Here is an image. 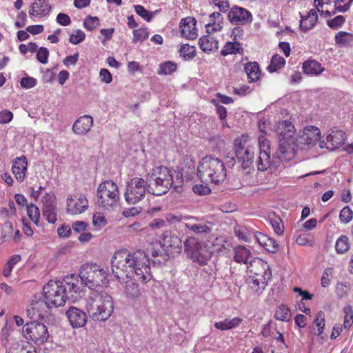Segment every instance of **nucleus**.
Wrapping results in <instances>:
<instances>
[{
    "instance_id": "obj_1",
    "label": "nucleus",
    "mask_w": 353,
    "mask_h": 353,
    "mask_svg": "<svg viewBox=\"0 0 353 353\" xmlns=\"http://www.w3.org/2000/svg\"><path fill=\"white\" fill-rule=\"evenodd\" d=\"M150 265L148 256L141 250H118L111 259L112 273L119 281L135 276L142 283L150 281L152 277Z\"/></svg>"
},
{
    "instance_id": "obj_2",
    "label": "nucleus",
    "mask_w": 353,
    "mask_h": 353,
    "mask_svg": "<svg viewBox=\"0 0 353 353\" xmlns=\"http://www.w3.org/2000/svg\"><path fill=\"white\" fill-rule=\"evenodd\" d=\"M85 308L94 321H105L114 310L112 298L106 292L92 291L86 300Z\"/></svg>"
},
{
    "instance_id": "obj_3",
    "label": "nucleus",
    "mask_w": 353,
    "mask_h": 353,
    "mask_svg": "<svg viewBox=\"0 0 353 353\" xmlns=\"http://www.w3.org/2000/svg\"><path fill=\"white\" fill-rule=\"evenodd\" d=\"M197 174L205 183L219 184L226 177V168L219 159L206 156L201 159L197 167Z\"/></svg>"
},
{
    "instance_id": "obj_4",
    "label": "nucleus",
    "mask_w": 353,
    "mask_h": 353,
    "mask_svg": "<svg viewBox=\"0 0 353 353\" xmlns=\"http://www.w3.org/2000/svg\"><path fill=\"white\" fill-rule=\"evenodd\" d=\"M98 203L103 209L97 210L92 216V221H106L105 209L117 205L119 200V188L114 181L108 180L99 184L97 188Z\"/></svg>"
},
{
    "instance_id": "obj_5",
    "label": "nucleus",
    "mask_w": 353,
    "mask_h": 353,
    "mask_svg": "<svg viewBox=\"0 0 353 353\" xmlns=\"http://www.w3.org/2000/svg\"><path fill=\"white\" fill-rule=\"evenodd\" d=\"M248 268L252 278L249 288L253 293L260 295L272 277L270 265L261 259L255 258L250 262Z\"/></svg>"
},
{
    "instance_id": "obj_6",
    "label": "nucleus",
    "mask_w": 353,
    "mask_h": 353,
    "mask_svg": "<svg viewBox=\"0 0 353 353\" xmlns=\"http://www.w3.org/2000/svg\"><path fill=\"white\" fill-rule=\"evenodd\" d=\"M148 190L150 193L161 196L165 194L173 184V174L167 167L161 165L152 170L148 174Z\"/></svg>"
},
{
    "instance_id": "obj_7",
    "label": "nucleus",
    "mask_w": 353,
    "mask_h": 353,
    "mask_svg": "<svg viewBox=\"0 0 353 353\" xmlns=\"http://www.w3.org/2000/svg\"><path fill=\"white\" fill-rule=\"evenodd\" d=\"M295 132L294 125L288 121V154H294L296 149H303L305 145H315L320 139V130L315 126H307L297 135Z\"/></svg>"
},
{
    "instance_id": "obj_8",
    "label": "nucleus",
    "mask_w": 353,
    "mask_h": 353,
    "mask_svg": "<svg viewBox=\"0 0 353 353\" xmlns=\"http://www.w3.org/2000/svg\"><path fill=\"white\" fill-rule=\"evenodd\" d=\"M233 145L235 158L242 168L247 169L251 167L254 163L255 150L251 137L247 134H241L234 140Z\"/></svg>"
},
{
    "instance_id": "obj_9",
    "label": "nucleus",
    "mask_w": 353,
    "mask_h": 353,
    "mask_svg": "<svg viewBox=\"0 0 353 353\" xmlns=\"http://www.w3.org/2000/svg\"><path fill=\"white\" fill-rule=\"evenodd\" d=\"M80 278L89 288H96L108 283V273L105 270L96 263L83 264L80 269Z\"/></svg>"
},
{
    "instance_id": "obj_10",
    "label": "nucleus",
    "mask_w": 353,
    "mask_h": 353,
    "mask_svg": "<svg viewBox=\"0 0 353 353\" xmlns=\"http://www.w3.org/2000/svg\"><path fill=\"white\" fill-rule=\"evenodd\" d=\"M44 299L48 305L63 306L68 298L67 287L61 281H50L43 286Z\"/></svg>"
},
{
    "instance_id": "obj_11",
    "label": "nucleus",
    "mask_w": 353,
    "mask_h": 353,
    "mask_svg": "<svg viewBox=\"0 0 353 353\" xmlns=\"http://www.w3.org/2000/svg\"><path fill=\"white\" fill-rule=\"evenodd\" d=\"M24 336L37 345L47 342L50 334L47 326L37 321L27 323L23 327Z\"/></svg>"
},
{
    "instance_id": "obj_12",
    "label": "nucleus",
    "mask_w": 353,
    "mask_h": 353,
    "mask_svg": "<svg viewBox=\"0 0 353 353\" xmlns=\"http://www.w3.org/2000/svg\"><path fill=\"white\" fill-rule=\"evenodd\" d=\"M206 245L212 255L228 258L232 255L233 245L224 235H212L206 240Z\"/></svg>"
},
{
    "instance_id": "obj_13",
    "label": "nucleus",
    "mask_w": 353,
    "mask_h": 353,
    "mask_svg": "<svg viewBox=\"0 0 353 353\" xmlns=\"http://www.w3.org/2000/svg\"><path fill=\"white\" fill-rule=\"evenodd\" d=\"M159 245L164 252L163 261H166L170 256H174L182 251V241L178 236L170 232H165L160 236Z\"/></svg>"
},
{
    "instance_id": "obj_14",
    "label": "nucleus",
    "mask_w": 353,
    "mask_h": 353,
    "mask_svg": "<svg viewBox=\"0 0 353 353\" xmlns=\"http://www.w3.org/2000/svg\"><path fill=\"white\" fill-rule=\"evenodd\" d=\"M145 194V181L142 178L134 177L127 183L125 199L128 203H137Z\"/></svg>"
},
{
    "instance_id": "obj_15",
    "label": "nucleus",
    "mask_w": 353,
    "mask_h": 353,
    "mask_svg": "<svg viewBox=\"0 0 353 353\" xmlns=\"http://www.w3.org/2000/svg\"><path fill=\"white\" fill-rule=\"evenodd\" d=\"M228 20L235 25H245L250 23L252 16L250 12L243 8L233 6L228 12Z\"/></svg>"
},
{
    "instance_id": "obj_16",
    "label": "nucleus",
    "mask_w": 353,
    "mask_h": 353,
    "mask_svg": "<svg viewBox=\"0 0 353 353\" xmlns=\"http://www.w3.org/2000/svg\"><path fill=\"white\" fill-rule=\"evenodd\" d=\"M88 206V199L83 194L70 195L67 198V210L72 214L82 213Z\"/></svg>"
},
{
    "instance_id": "obj_17",
    "label": "nucleus",
    "mask_w": 353,
    "mask_h": 353,
    "mask_svg": "<svg viewBox=\"0 0 353 353\" xmlns=\"http://www.w3.org/2000/svg\"><path fill=\"white\" fill-rule=\"evenodd\" d=\"M196 20L194 17H187L181 19L179 23L180 33L182 37L193 40L198 36L196 28Z\"/></svg>"
},
{
    "instance_id": "obj_18",
    "label": "nucleus",
    "mask_w": 353,
    "mask_h": 353,
    "mask_svg": "<svg viewBox=\"0 0 353 353\" xmlns=\"http://www.w3.org/2000/svg\"><path fill=\"white\" fill-rule=\"evenodd\" d=\"M43 203V215L46 221H57V210L55 206V197L53 194L46 193L41 199Z\"/></svg>"
},
{
    "instance_id": "obj_19",
    "label": "nucleus",
    "mask_w": 353,
    "mask_h": 353,
    "mask_svg": "<svg viewBox=\"0 0 353 353\" xmlns=\"http://www.w3.org/2000/svg\"><path fill=\"white\" fill-rule=\"evenodd\" d=\"M65 315L70 325L74 328L82 327L87 323L86 313L77 307H70L67 310Z\"/></svg>"
},
{
    "instance_id": "obj_20",
    "label": "nucleus",
    "mask_w": 353,
    "mask_h": 353,
    "mask_svg": "<svg viewBox=\"0 0 353 353\" xmlns=\"http://www.w3.org/2000/svg\"><path fill=\"white\" fill-rule=\"evenodd\" d=\"M28 170V159L26 157L22 155L13 160L12 165V172L14 175L16 180L21 183L24 181Z\"/></svg>"
},
{
    "instance_id": "obj_21",
    "label": "nucleus",
    "mask_w": 353,
    "mask_h": 353,
    "mask_svg": "<svg viewBox=\"0 0 353 353\" xmlns=\"http://www.w3.org/2000/svg\"><path fill=\"white\" fill-rule=\"evenodd\" d=\"M253 239L269 252L276 253L279 250V245L276 241L263 233L259 232H254Z\"/></svg>"
},
{
    "instance_id": "obj_22",
    "label": "nucleus",
    "mask_w": 353,
    "mask_h": 353,
    "mask_svg": "<svg viewBox=\"0 0 353 353\" xmlns=\"http://www.w3.org/2000/svg\"><path fill=\"white\" fill-rule=\"evenodd\" d=\"M51 10L48 0H34L32 3L28 13L30 17L46 16Z\"/></svg>"
},
{
    "instance_id": "obj_23",
    "label": "nucleus",
    "mask_w": 353,
    "mask_h": 353,
    "mask_svg": "<svg viewBox=\"0 0 353 353\" xmlns=\"http://www.w3.org/2000/svg\"><path fill=\"white\" fill-rule=\"evenodd\" d=\"M345 139V133L343 130H332L326 137V140L328 143L327 149L330 151L335 150L344 144Z\"/></svg>"
},
{
    "instance_id": "obj_24",
    "label": "nucleus",
    "mask_w": 353,
    "mask_h": 353,
    "mask_svg": "<svg viewBox=\"0 0 353 353\" xmlns=\"http://www.w3.org/2000/svg\"><path fill=\"white\" fill-rule=\"evenodd\" d=\"M93 125V119L91 116L84 115L80 117L73 124V132L79 135L87 134Z\"/></svg>"
},
{
    "instance_id": "obj_25",
    "label": "nucleus",
    "mask_w": 353,
    "mask_h": 353,
    "mask_svg": "<svg viewBox=\"0 0 353 353\" xmlns=\"http://www.w3.org/2000/svg\"><path fill=\"white\" fill-rule=\"evenodd\" d=\"M223 17L220 12H214L209 16V23L205 25L208 34H213L223 29Z\"/></svg>"
},
{
    "instance_id": "obj_26",
    "label": "nucleus",
    "mask_w": 353,
    "mask_h": 353,
    "mask_svg": "<svg viewBox=\"0 0 353 353\" xmlns=\"http://www.w3.org/2000/svg\"><path fill=\"white\" fill-rule=\"evenodd\" d=\"M287 121L279 122L276 126V133L279 139L278 152L285 157L287 152Z\"/></svg>"
},
{
    "instance_id": "obj_27",
    "label": "nucleus",
    "mask_w": 353,
    "mask_h": 353,
    "mask_svg": "<svg viewBox=\"0 0 353 353\" xmlns=\"http://www.w3.org/2000/svg\"><path fill=\"white\" fill-rule=\"evenodd\" d=\"M300 29L307 32L311 30L318 21L317 11L315 9L310 10L306 16H301Z\"/></svg>"
},
{
    "instance_id": "obj_28",
    "label": "nucleus",
    "mask_w": 353,
    "mask_h": 353,
    "mask_svg": "<svg viewBox=\"0 0 353 353\" xmlns=\"http://www.w3.org/2000/svg\"><path fill=\"white\" fill-rule=\"evenodd\" d=\"M302 68L305 74L311 76H318L325 70V68L314 59H308L304 61Z\"/></svg>"
},
{
    "instance_id": "obj_29",
    "label": "nucleus",
    "mask_w": 353,
    "mask_h": 353,
    "mask_svg": "<svg viewBox=\"0 0 353 353\" xmlns=\"http://www.w3.org/2000/svg\"><path fill=\"white\" fill-rule=\"evenodd\" d=\"M233 259L238 263H247L251 256L250 250L244 245H236L232 249Z\"/></svg>"
},
{
    "instance_id": "obj_30",
    "label": "nucleus",
    "mask_w": 353,
    "mask_h": 353,
    "mask_svg": "<svg viewBox=\"0 0 353 353\" xmlns=\"http://www.w3.org/2000/svg\"><path fill=\"white\" fill-rule=\"evenodd\" d=\"M211 258L212 254L206 245L205 241L198 249V251L196 252L192 259L194 262H196L201 265H204L208 263Z\"/></svg>"
},
{
    "instance_id": "obj_31",
    "label": "nucleus",
    "mask_w": 353,
    "mask_h": 353,
    "mask_svg": "<svg viewBox=\"0 0 353 353\" xmlns=\"http://www.w3.org/2000/svg\"><path fill=\"white\" fill-rule=\"evenodd\" d=\"M48 305L43 302L36 303L28 310V314L31 315L32 319H43L47 316Z\"/></svg>"
},
{
    "instance_id": "obj_32",
    "label": "nucleus",
    "mask_w": 353,
    "mask_h": 353,
    "mask_svg": "<svg viewBox=\"0 0 353 353\" xmlns=\"http://www.w3.org/2000/svg\"><path fill=\"white\" fill-rule=\"evenodd\" d=\"M254 232L252 230L239 224H236L234 227V235L241 241L251 242Z\"/></svg>"
},
{
    "instance_id": "obj_33",
    "label": "nucleus",
    "mask_w": 353,
    "mask_h": 353,
    "mask_svg": "<svg viewBox=\"0 0 353 353\" xmlns=\"http://www.w3.org/2000/svg\"><path fill=\"white\" fill-rule=\"evenodd\" d=\"M200 49L204 52H209L214 50H217L219 47L218 41L209 34L202 36L199 40Z\"/></svg>"
},
{
    "instance_id": "obj_34",
    "label": "nucleus",
    "mask_w": 353,
    "mask_h": 353,
    "mask_svg": "<svg viewBox=\"0 0 353 353\" xmlns=\"http://www.w3.org/2000/svg\"><path fill=\"white\" fill-rule=\"evenodd\" d=\"M8 353H38L37 348L28 341L17 342L9 348Z\"/></svg>"
},
{
    "instance_id": "obj_35",
    "label": "nucleus",
    "mask_w": 353,
    "mask_h": 353,
    "mask_svg": "<svg viewBox=\"0 0 353 353\" xmlns=\"http://www.w3.org/2000/svg\"><path fill=\"white\" fill-rule=\"evenodd\" d=\"M250 83L256 82L261 76L259 65L256 62L247 63L244 67Z\"/></svg>"
},
{
    "instance_id": "obj_36",
    "label": "nucleus",
    "mask_w": 353,
    "mask_h": 353,
    "mask_svg": "<svg viewBox=\"0 0 353 353\" xmlns=\"http://www.w3.org/2000/svg\"><path fill=\"white\" fill-rule=\"evenodd\" d=\"M243 322V319L240 317H234L232 319H226L223 321L216 322L214 324L215 328L219 330L225 331L235 328L240 325Z\"/></svg>"
},
{
    "instance_id": "obj_37",
    "label": "nucleus",
    "mask_w": 353,
    "mask_h": 353,
    "mask_svg": "<svg viewBox=\"0 0 353 353\" xmlns=\"http://www.w3.org/2000/svg\"><path fill=\"white\" fill-rule=\"evenodd\" d=\"M202 243L194 237H188L184 243L185 252L190 258H192Z\"/></svg>"
},
{
    "instance_id": "obj_38",
    "label": "nucleus",
    "mask_w": 353,
    "mask_h": 353,
    "mask_svg": "<svg viewBox=\"0 0 353 353\" xmlns=\"http://www.w3.org/2000/svg\"><path fill=\"white\" fill-rule=\"evenodd\" d=\"M243 49L239 42H227L222 50H221V54L225 57L232 54H243Z\"/></svg>"
},
{
    "instance_id": "obj_39",
    "label": "nucleus",
    "mask_w": 353,
    "mask_h": 353,
    "mask_svg": "<svg viewBox=\"0 0 353 353\" xmlns=\"http://www.w3.org/2000/svg\"><path fill=\"white\" fill-rule=\"evenodd\" d=\"M125 294L128 299L132 301H137L142 296V292L139 285L135 283H132L125 285Z\"/></svg>"
},
{
    "instance_id": "obj_40",
    "label": "nucleus",
    "mask_w": 353,
    "mask_h": 353,
    "mask_svg": "<svg viewBox=\"0 0 353 353\" xmlns=\"http://www.w3.org/2000/svg\"><path fill=\"white\" fill-rule=\"evenodd\" d=\"M178 65L176 63L170 61H164L159 64L157 69V74L159 75H171L176 71Z\"/></svg>"
},
{
    "instance_id": "obj_41",
    "label": "nucleus",
    "mask_w": 353,
    "mask_h": 353,
    "mask_svg": "<svg viewBox=\"0 0 353 353\" xmlns=\"http://www.w3.org/2000/svg\"><path fill=\"white\" fill-rule=\"evenodd\" d=\"M256 164L259 170H267L270 165V152L259 151Z\"/></svg>"
},
{
    "instance_id": "obj_42",
    "label": "nucleus",
    "mask_w": 353,
    "mask_h": 353,
    "mask_svg": "<svg viewBox=\"0 0 353 353\" xmlns=\"http://www.w3.org/2000/svg\"><path fill=\"white\" fill-rule=\"evenodd\" d=\"M180 56L186 61H190L196 57V48L193 46H190L189 44H183L179 50Z\"/></svg>"
},
{
    "instance_id": "obj_43",
    "label": "nucleus",
    "mask_w": 353,
    "mask_h": 353,
    "mask_svg": "<svg viewBox=\"0 0 353 353\" xmlns=\"http://www.w3.org/2000/svg\"><path fill=\"white\" fill-rule=\"evenodd\" d=\"M353 41V34L347 32L341 31L335 35V42L341 46H348Z\"/></svg>"
},
{
    "instance_id": "obj_44",
    "label": "nucleus",
    "mask_w": 353,
    "mask_h": 353,
    "mask_svg": "<svg viewBox=\"0 0 353 353\" xmlns=\"http://www.w3.org/2000/svg\"><path fill=\"white\" fill-rule=\"evenodd\" d=\"M285 63V59L283 57L276 54L272 57L270 64L268 66L267 70L270 72H276L279 69L283 67Z\"/></svg>"
},
{
    "instance_id": "obj_45",
    "label": "nucleus",
    "mask_w": 353,
    "mask_h": 353,
    "mask_svg": "<svg viewBox=\"0 0 353 353\" xmlns=\"http://www.w3.org/2000/svg\"><path fill=\"white\" fill-rule=\"evenodd\" d=\"M211 103L216 107V112L219 115L220 120L223 123V128H229L226 122V119L228 117V111L225 107L222 105H220L219 102H217L215 99H212Z\"/></svg>"
},
{
    "instance_id": "obj_46",
    "label": "nucleus",
    "mask_w": 353,
    "mask_h": 353,
    "mask_svg": "<svg viewBox=\"0 0 353 353\" xmlns=\"http://www.w3.org/2000/svg\"><path fill=\"white\" fill-rule=\"evenodd\" d=\"M63 283L67 287V292L77 294L79 292V281L77 278L73 276L66 277Z\"/></svg>"
},
{
    "instance_id": "obj_47",
    "label": "nucleus",
    "mask_w": 353,
    "mask_h": 353,
    "mask_svg": "<svg viewBox=\"0 0 353 353\" xmlns=\"http://www.w3.org/2000/svg\"><path fill=\"white\" fill-rule=\"evenodd\" d=\"M344 322L343 327L345 329H349L353 323V309L351 305H345L343 308Z\"/></svg>"
},
{
    "instance_id": "obj_48",
    "label": "nucleus",
    "mask_w": 353,
    "mask_h": 353,
    "mask_svg": "<svg viewBox=\"0 0 353 353\" xmlns=\"http://www.w3.org/2000/svg\"><path fill=\"white\" fill-rule=\"evenodd\" d=\"M336 251L339 254H343L349 249L348 238L346 236H340L335 244Z\"/></svg>"
},
{
    "instance_id": "obj_49",
    "label": "nucleus",
    "mask_w": 353,
    "mask_h": 353,
    "mask_svg": "<svg viewBox=\"0 0 353 353\" xmlns=\"http://www.w3.org/2000/svg\"><path fill=\"white\" fill-rule=\"evenodd\" d=\"M21 259V257L19 254H15L11 256L7 263L6 268L3 270V274L6 277H8L11 274V272L12 270L13 267L16 263L19 262Z\"/></svg>"
},
{
    "instance_id": "obj_50",
    "label": "nucleus",
    "mask_w": 353,
    "mask_h": 353,
    "mask_svg": "<svg viewBox=\"0 0 353 353\" xmlns=\"http://www.w3.org/2000/svg\"><path fill=\"white\" fill-rule=\"evenodd\" d=\"M313 323L318 327L317 332H315L314 334L319 336L323 333L325 327V314L323 312H318Z\"/></svg>"
},
{
    "instance_id": "obj_51",
    "label": "nucleus",
    "mask_w": 353,
    "mask_h": 353,
    "mask_svg": "<svg viewBox=\"0 0 353 353\" xmlns=\"http://www.w3.org/2000/svg\"><path fill=\"white\" fill-rule=\"evenodd\" d=\"M149 36L147 28H139L133 30V43L142 42Z\"/></svg>"
},
{
    "instance_id": "obj_52",
    "label": "nucleus",
    "mask_w": 353,
    "mask_h": 353,
    "mask_svg": "<svg viewBox=\"0 0 353 353\" xmlns=\"http://www.w3.org/2000/svg\"><path fill=\"white\" fill-rule=\"evenodd\" d=\"M345 19L342 15H338L332 19L327 21V25L332 29L336 30L341 28L345 23Z\"/></svg>"
},
{
    "instance_id": "obj_53",
    "label": "nucleus",
    "mask_w": 353,
    "mask_h": 353,
    "mask_svg": "<svg viewBox=\"0 0 353 353\" xmlns=\"http://www.w3.org/2000/svg\"><path fill=\"white\" fill-rule=\"evenodd\" d=\"M26 211L28 216L32 221L34 219H35V221H38V219L40 216V211L35 204L30 203L27 205Z\"/></svg>"
},
{
    "instance_id": "obj_54",
    "label": "nucleus",
    "mask_w": 353,
    "mask_h": 353,
    "mask_svg": "<svg viewBox=\"0 0 353 353\" xmlns=\"http://www.w3.org/2000/svg\"><path fill=\"white\" fill-rule=\"evenodd\" d=\"M259 151L270 152V143L265 134H260L258 137Z\"/></svg>"
},
{
    "instance_id": "obj_55",
    "label": "nucleus",
    "mask_w": 353,
    "mask_h": 353,
    "mask_svg": "<svg viewBox=\"0 0 353 353\" xmlns=\"http://www.w3.org/2000/svg\"><path fill=\"white\" fill-rule=\"evenodd\" d=\"M187 228H190L191 230L197 234L201 233H207L210 232L211 229L206 224L204 223H195L191 225H188L186 224Z\"/></svg>"
},
{
    "instance_id": "obj_56",
    "label": "nucleus",
    "mask_w": 353,
    "mask_h": 353,
    "mask_svg": "<svg viewBox=\"0 0 353 353\" xmlns=\"http://www.w3.org/2000/svg\"><path fill=\"white\" fill-rule=\"evenodd\" d=\"M14 227L12 222H4L1 228V236L3 239L12 238Z\"/></svg>"
},
{
    "instance_id": "obj_57",
    "label": "nucleus",
    "mask_w": 353,
    "mask_h": 353,
    "mask_svg": "<svg viewBox=\"0 0 353 353\" xmlns=\"http://www.w3.org/2000/svg\"><path fill=\"white\" fill-rule=\"evenodd\" d=\"M85 38V33L81 30H77L74 34L70 35L69 41L72 44L77 45L82 42Z\"/></svg>"
},
{
    "instance_id": "obj_58",
    "label": "nucleus",
    "mask_w": 353,
    "mask_h": 353,
    "mask_svg": "<svg viewBox=\"0 0 353 353\" xmlns=\"http://www.w3.org/2000/svg\"><path fill=\"white\" fill-rule=\"evenodd\" d=\"M83 24L87 30L92 31L99 25V19L97 17H88L85 19Z\"/></svg>"
},
{
    "instance_id": "obj_59",
    "label": "nucleus",
    "mask_w": 353,
    "mask_h": 353,
    "mask_svg": "<svg viewBox=\"0 0 353 353\" xmlns=\"http://www.w3.org/2000/svg\"><path fill=\"white\" fill-rule=\"evenodd\" d=\"M274 317L276 320L279 321H287V307L284 304H281L277 307Z\"/></svg>"
},
{
    "instance_id": "obj_60",
    "label": "nucleus",
    "mask_w": 353,
    "mask_h": 353,
    "mask_svg": "<svg viewBox=\"0 0 353 353\" xmlns=\"http://www.w3.org/2000/svg\"><path fill=\"white\" fill-rule=\"evenodd\" d=\"M49 51L46 48L41 47L37 50V59L42 64L48 63Z\"/></svg>"
},
{
    "instance_id": "obj_61",
    "label": "nucleus",
    "mask_w": 353,
    "mask_h": 353,
    "mask_svg": "<svg viewBox=\"0 0 353 353\" xmlns=\"http://www.w3.org/2000/svg\"><path fill=\"white\" fill-rule=\"evenodd\" d=\"M296 243L300 245H312L313 244V238L312 236L309 237V234L305 233L301 234L296 240Z\"/></svg>"
},
{
    "instance_id": "obj_62",
    "label": "nucleus",
    "mask_w": 353,
    "mask_h": 353,
    "mask_svg": "<svg viewBox=\"0 0 353 353\" xmlns=\"http://www.w3.org/2000/svg\"><path fill=\"white\" fill-rule=\"evenodd\" d=\"M20 84L22 88L30 89L37 85V79L31 77H23L21 79Z\"/></svg>"
},
{
    "instance_id": "obj_63",
    "label": "nucleus",
    "mask_w": 353,
    "mask_h": 353,
    "mask_svg": "<svg viewBox=\"0 0 353 353\" xmlns=\"http://www.w3.org/2000/svg\"><path fill=\"white\" fill-rule=\"evenodd\" d=\"M353 217V212L348 206L344 207L339 212L340 221H351Z\"/></svg>"
},
{
    "instance_id": "obj_64",
    "label": "nucleus",
    "mask_w": 353,
    "mask_h": 353,
    "mask_svg": "<svg viewBox=\"0 0 353 353\" xmlns=\"http://www.w3.org/2000/svg\"><path fill=\"white\" fill-rule=\"evenodd\" d=\"M212 3L219 8L220 12L225 13L229 10L230 3L228 0H212Z\"/></svg>"
}]
</instances>
